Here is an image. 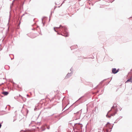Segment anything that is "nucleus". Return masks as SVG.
<instances>
[{
    "label": "nucleus",
    "mask_w": 132,
    "mask_h": 132,
    "mask_svg": "<svg viewBox=\"0 0 132 132\" xmlns=\"http://www.w3.org/2000/svg\"><path fill=\"white\" fill-rule=\"evenodd\" d=\"M54 31L57 32L58 35H61L66 37L69 36L68 29L66 26H62L60 25L59 27H54Z\"/></svg>",
    "instance_id": "f257e3e1"
},
{
    "label": "nucleus",
    "mask_w": 132,
    "mask_h": 132,
    "mask_svg": "<svg viewBox=\"0 0 132 132\" xmlns=\"http://www.w3.org/2000/svg\"><path fill=\"white\" fill-rule=\"evenodd\" d=\"M118 111L117 105L114 104L111 108V109L109 111L106 115L107 117L110 118L111 116H114L116 114Z\"/></svg>",
    "instance_id": "f03ea898"
},
{
    "label": "nucleus",
    "mask_w": 132,
    "mask_h": 132,
    "mask_svg": "<svg viewBox=\"0 0 132 132\" xmlns=\"http://www.w3.org/2000/svg\"><path fill=\"white\" fill-rule=\"evenodd\" d=\"M25 0H14L12 2V4L13 5L14 2L15 1L16 2V3L20 6V9L23 7Z\"/></svg>",
    "instance_id": "7ed1b4c3"
},
{
    "label": "nucleus",
    "mask_w": 132,
    "mask_h": 132,
    "mask_svg": "<svg viewBox=\"0 0 132 132\" xmlns=\"http://www.w3.org/2000/svg\"><path fill=\"white\" fill-rule=\"evenodd\" d=\"M74 126L76 129L79 130H82V125L81 123H76L75 124Z\"/></svg>",
    "instance_id": "20e7f679"
},
{
    "label": "nucleus",
    "mask_w": 132,
    "mask_h": 132,
    "mask_svg": "<svg viewBox=\"0 0 132 132\" xmlns=\"http://www.w3.org/2000/svg\"><path fill=\"white\" fill-rule=\"evenodd\" d=\"M85 96H83L79 98L76 102V103L79 102V104L82 103L86 101Z\"/></svg>",
    "instance_id": "39448f33"
},
{
    "label": "nucleus",
    "mask_w": 132,
    "mask_h": 132,
    "mask_svg": "<svg viewBox=\"0 0 132 132\" xmlns=\"http://www.w3.org/2000/svg\"><path fill=\"white\" fill-rule=\"evenodd\" d=\"M81 113V110L77 112L76 113H74V114H76V120L80 118V115Z\"/></svg>",
    "instance_id": "423d86ee"
},
{
    "label": "nucleus",
    "mask_w": 132,
    "mask_h": 132,
    "mask_svg": "<svg viewBox=\"0 0 132 132\" xmlns=\"http://www.w3.org/2000/svg\"><path fill=\"white\" fill-rule=\"evenodd\" d=\"M106 126L111 129L110 131V132L113 127V125H112L109 122H108L107 124H106Z\"/></svg>",
    "instance_id": "0eeeda50"
},
{
    "label": "nucleus",
    "mask_w": 132,
    "mask_h": 132,
    "mask_svg": "<svg viewBox=\"0 0 132 132\" xmlns=\"http://www.w3.org/2000/svg\"><path fill=\"white\" fill-rule=\"evenodd\" d=\"M73 74V72H71L70 73H68L66 76L65 77V79H67L69 77H71L72 74Z\"/></svg>",
    "instance_id": "6e6552de"
},
{
    "label": "nucleus",
    "mask_w": 132,
    "mask_h": 132,
    "mask_svg": "<svg viewBox=\"0 0 132 132\" xmlns=\"http://www.w3.org/2000/svg\"><path fill=\"white\" fill-rule=\"evenodd\" d=\"M2 93L4 96H6L9 94V92L7 91H3L2 92Z\"/></svg>",
    "instance_id": "1a4fd4ad"
},
{
    "label": "nucleus",
    "mask_w": 132,
    "mask_h": 132,
    "mask_svg": "<svg viewBox=\"0 0 132 132\" xmlns=\"http://www.w3.org/2000/svg\"><path fill=\"white\" fill-rule=\"evenodd\" d=\"M69 110V108L67 109L65 111L63 112V114H64V115H65L67 114H68L70 111H68Z\"/></svg>",
    "instance_id": "9d476101"
},
{
    "label": "nucleus",
    "mask_w": 132,
    "mask_h": 132,
    "mask_svg": "<svg viewBox=\"0 0 132 132\" xmlns=\"http://www.w3.org/2000/svg\"><path fill=\"white\" fill-rule=\"evenodd\" d=\"M116 68H113L112 69V73L114 74L116 73Z\"/></svg>",
    "instance_id": "9b49d317"
},
{
    "label": "nucleus",
    "mask_w": 132,
    "mask_h": 132,
    "mask_svg": "<svg viewBox=\"0 0 132 132\" xmlns=\"http://www.w3.org/2000/svg\"><path fill=\"white\" fill-rule=\"evenodd\" d=\"M77 45H75L74 46H72L70 47V48L71 50H72L73 49H74L76 48H77Z\"/></svg>",
    "instance_id": "f8f14e48"
},
{
    "label": "nucleus",
    "mask_w": 132,
    "mask_h": 132,
    "mask_svg": "<svg viewBox=\"0 0 132 132\" xmlns=\"http://www.w3.org/2000/svg\"><path fill=\"white\" fill-rule=\"evenodd\" d=\"M41 130L43 131L46 129V127L44 126H43L42 127H41Z\"/></svg>",
    "instance_id": "ddd939ff"
},
{
    "label": "nucleus",
    "mask_w": 132,
    "mask_h": 132,
    "mask_svg": "<svg viewBox=\"0 0 132 132\" xmlns=\"http://www.w3.org/2000/svg\"><path fill=\"white\" fill-rule=\"evenodd\" d=\"M122 116H120L118 118L117 120V121H119L120 119L122 118Z\"/></svg>",
    "instance_id": "4468645a"
},
{
    "label": "nucleus",
    "mask_w": 132,
    "mask_h": 132,
    "mask_svg": "<svg viewBox=\"0 0 132 132\" xmlns=\"http://www.w3.org/2000/svg\"><path fill=\"white\" fill-rule=\"evenodd\" d=\"M56 96H55L54 97L52 98V99H51V101L52 100H53L54 98L56 99Z\"/></svg>",
    "instance_id": "2eb2a0df"
},
{
    "label": "nucleus",
    "mask_w": 132,
    "mask_h": 132,
    "mask_svg": "<svg viewBox=\"0 0 132 132\" xmlns=\"http://www.w3.org/2000/svg\"><path fill=\"white\" fill-rule=\"evenodd\" d=\"M20 132H26L25 131L23 130H21Z\"/></svg>",
    "instance_id": "dca6fc26"
},
{
    "label": "nucleus",
    "mask_w": 132,
    "mask_h": 132,
    "mask_svg": "<svg viewBox=\"0 0 132 132\" xmlns=\"http://www.w3.org/2000/svg\"><path fill=\"white\" fill-rule=\"evenodd\" d=\"M118 121H117V120L115 121V122H114V123H117V122Z\"/></svg>",
    "instance_id": "f3484780"
},
{
    "label": "nucleus",
    "mask_w": 132,
    "mask_h": 132,
    "mask_svg": "<svg viewBox=\"0 0 132 132\" xmlns=\"http://www.w3.org/2000/svg\"><path fill=\"white\" fill-rule=\"evenodd\" d=\"M119 69H118L117 70H116V73H117L119 71Z\"/></svg>",
    "instance_id": "a211bd4d"
},
{
    "label": "nucleus",
    "mask_w": 132,
    "mask_h": 132,
    "mask_svg": "<svg viewBox=\"0 0 132 132\" xmlns=\"http://www.w3.org/2000/svg\"><path fill=\"white\" fill-rule=\"evenodd\" d=\"M42 23L43 24V25H44V23L43 22V18H42Z\"/></svg>",
    "instance_id": "6ab92c4d"
},
{
    "label": "nucleus",
    "mask_w": 132,
    "mask_h": 132,
    "mask_svg": "<svg viewBox=\"0 0 132 132\" xmlns=\"http://www.w3.org/2000/svg\"><path fill=\"white\" fill-rule=\"evenodd\" d=\"M37 110V108H36V107H35V108H34V110L35 111Z\"/></svg>",
    "instance_id": "aec40b11"
},
{
    "label": "nucleus",
    "mask_w": 132,
    "mask_h": 132,
    "mask_svg": "<svg viewBox=\"0 0 132 132\" xmlns=\"http://www.w3.org/2000/svg\"><path fill=\"white\" fill-rule=\"evenodd\" d=\"M50 126H49L48 127H47V128L48 129H50Z\"/></svg>",
    "instance_id": "412c9836"
},
{
    "label": "nucleus",
    "mask_w": 132,
    "mask_h": 132,
    "mask_svg": "<svg viewBox=\"0 0 132 132\" xmlns=\"http://www.w3.org/2000/svg\"><path fill=\"white\" fill-rule=\"evenodd\" d=\"M97 109H98L96 107H95L94 108V110H95Z\"/></svg>",
    "instance_id": "4be33fe9"
},
{
    "label": "nucleus",
    "mask_w": 132,
    "mask_h": 132,
    "mask_svg": "<svg viewBox=\"0 0 132 132\" xmlns=\"http://www.w3.org/2000/svg\"><path fill=\"white\" fill-rule=\"evenodd\" d=\"M2 126V124L1 123H0V128Z\"/></svg>",
    "instance_id": "5701e85b"
},
{
    "label": "nucleus",
    "mask_w": 132,
    "mask_h": 132,
    "mask_svg": "<svg viewBox=\"0 0 132 132\" xmlns=\"http://www.w3.org/2000/svg\"><path fill=\"white\" fill-rule=\"evenodd\" d=\"M19 96H21L22 98H23V97L22 96H21L20 94L19 95Z\"/></svg>",
    "instance_id": "b1692460"
},
{
    "label": "nucleus",
    "mask_w": 132,
    "mask_h": 132,
    "mask_svg": "<svg viewBox=\"0 0 132 132\" xmlns=\"http://www.w3.org/2000/svg\"><path fill=\"white\" fill-rule=\"evenodd\" d=\"M50 18H49V21H50Z\"/></svg>",
    "instance_id": "393cba45"
},
{
    "label": "nucleus",
    "mask_w": 132,
    "mask_h": 132,
    "mask_svg": "<svg viewBox=\"0 0 132 132\" xmlns=\"http://www.w3.org/2000/svg\"><path fill=\"white\" fill-rule=\"evenodd\" d=\"M64 1H63V2H62V3L61 4V5H62L63 4V3L64 2Z\"/></svg>",
    "instance_id": "a878e982"
},
{
    "label": "nucleus",
    "mask_w": 132,
    "mask_h": 132,
    "mask_svg": "<svg viewBox=\"0 0 132 132\" xmlns=\"http://www.w3.org/2000/svg\"><path fill=\"white\" fill-rule=\"evenodd\" d=\"M67 106V105L66 106H65V107L62 110V111H63L64 109H65V108Z\"/></svg>",
    "instance_id": "bb28decb"
},
{
    "label": "nucleus",
    "mask_w": 132,
    "mask_h": 132,
    "mask_svg": "<svg viewBox=\"0 0 132 132\" xmlns=\"http://www.w3.org/2000/svg\"><path fill=\"white\" fill-rule=\"evenodd\" d=\"M12 83L14 84V85L15 84V83L13 82H12Z\"/></svg>",
    "instance_id": "cd10ccee"
},
{
    "label": "nucleus",
    "mask_w": 132,
    "mask_h": 132,
    "mask_svg": "<svg viewBox=\"0 0 132 132\" xmlns=\"http://www.w3.org/2000/svg\"><path fill=\"white\" fill-rule=\"evenodd\" d=\"M27 113H28V110H27Z\"/></svg>",
    "instance_id": "c85d7f7f"
},
{
    "label": "nucleus",
    "mask_w": 132,
    "mask_h": 132,
    "mask_svg": "<svg viewBox=\"0 0 132 132\" xmlns=\"http://www.w3.org/2000/svg\"><path fill=\"white\" fill-rule=\"evenodd\" d=\"M3 84H4V83H2L1 84V85H3Z\"/></svg>",
    "instance_id": "c756f323"
},
{
    "label": "nucleus",
    "mask_w": 132,
    "mask_h": 132,
    "mask_svg": "<svg viewBox=\"0 0 132 132\" xmlns=\"http://www.w3.org/2000/svg\"><path fill=\"white\" fill-rule=\"evenodd\" d=\"M91 5L92 6H93V4L92 3L91 4Z\"/></svg>",
    "instance_id": "7c9ffc66"
},
{
    "label": "nucleus",
    "mask_w": 132,
    "mask_h": 132,
    "mask_svg": "<svg viewBox=\"0 0 132 132\" xmlns=\"http://www.w3.org/2000/svg\"><path fill=\"white\" fill-rule=\"evenodd\" d=\"M20 23H19V25H18L19 26V25H20Z\"/></svg>",
    "instance_id": "2f4dec72"
},
{
    "label": "nucleus",
    "mask_w": 132,
    "mask_h": 132,
    "mask_svg": "<svg viewBox=\"0 0 132 132\" xmlns=\"http://www.w3.org/2000/svg\"><path fill=\"white\" fill-rule=\"evenodd\" d=\"M17 87H18V88H19V85H17Z\"/></svg>",
    "instance_id": "473e14b6"
},
{
    "label": "nucleus",
    "mask_w": 132,
    "mask_h": 132,
    "mask_svg": "<svg viewBox=\"0 0 132 132\" xmlns=\"http://www.w3.org/2000/svg\"><path fill=\"white\" fill-rule=\"evenodd\" d=\"M24 15V14H23V15H22V16H23Z\"/></svg>",
    "instance_id": "72a5a7b5"
},
{
    "label": "nucleus",
    "mask_w": 132,
    "mask_h": 132,
    "mask_svg": "<svg viewBox=\"0 0 132 132\" xmlns=\"http://www.w3.org/2000/svg\"><path fill=\"white\" fill-rule=\"evenodd\" d=\"M57 117L56 116H55V118H56Z\"/></svg>",
    "instance_id": "f704fd0d"
},
{
    "label": "nucleus",
    "mask_w": 132,
    "mask_h": 132,
    "mask_svg": "<svg viewBox=\"0 0 132 132\" xmlns=\"http://www.w3.org/2000/svg\"><path fill=\"white\" fill-rule=\"evenodd\" d=\"M27 96H29V95H28V94H27Z\"/></svg>",
    "instance_id": "c9c22d12"
},
{
    "label": "nucleus",
    "mask_w": 132,
    "mask_h": 132,
    "mask_svg": "<svg viewBox=\"0 0 132 132\" xmlns=\"http://www.w3.org/2000/svg\"><path fill=\"white\" fill-rule=\"evenodd\" d=\"M14 59V57L13 58H11V60H12L13 59Z\"/></svg>",
    "instance_id": "e433bc0d"
},
{
    "label": "nucleus",
    "mask_w": 132,
    "mask_h": 132,
    "mask_svg": "<svg viewBox=\"0 0 132 132\" xmlns=\"http://www.w3.org/2000/svg\"><path fill=\"white\" fill-rule=\"evenodd\" d=\"M34 28H32V30H34Z\"/></svg>",
    "instance_id": "4c0bfd02"
},
{
    "label": "nucleus",
    "mask_w": 132,
    "mask_h": 132,
    "mask_svg": "<svg viewBox=\"0 0 132 132\" xmlns=\"http://www.w3.org/2000/svg\"><path fill=\"white\" fill-rule=\"evenodd\" d=\"M89 9H90V7H89Z\"/></svg>",
    "instance_id": "58836bf2"
},
{
    "label": "nucleus",
    "mask_w": 132,
    "mask_h": 132,
    "mask_svg": "<svg viewBox=\"0 0 132 132\" xmlns=\"http://www.w3.org/2000/svg\"><path fill=\"white\" fill-rule=\"evenodd\" d=\"M70 70L71 71V69H70Z\"/></svg>",
    "instance_id": "ea45409f"
},
{
    "label": "nucleus",
    "mask_w": 132,
    "mask_h": 132,
    "mask_svg": "<svg viewBox=\"0 0 132 132\" xmlns=\"http://www.w3.org/2000/svg\"><path fill=\"white\" fill-rule=\"evenodd\" d=\"M15 120H14L13 121V122H14L15 121Z\"/></svg>",
    "instance_id": "a19ab883"
},
{
    "label": "nucleus",
    "mask_w": 132,
    "mask_h": 132,
    "mask_svg": "<svg viewBox=\"0 0 132 132\" xmlns=\"http://www.w3.org/2000/svg\"><path fill=\"white\" fill-rule=\"evenodd\" d=\"M1 85H1V84H0V86H1Z\"/></svg>",
    "instance_id": "79ce46f5"
},
{
    "label": "nucleus",
    "mask_w": 132,
    "mask_h": 132,
    "mask_svg": "<svg viewBox=\"0 0 132 132\" xmlns=\"http://www.w3.org/2000/svg\"><path fill=\"white\" fill-rule=\"evenodd\" d=\"M63 113V112L61 113V114ZM60 114H61V113H60Z\"/></svg>",
    "instance_id": "37998d69"
},
{
    "label": "nucleus",
    "mask_w": 132,
    "mask_h": 132,
    "mask_svg": "<svg viewBox=\"0 0 132 132\" xmlns=\"http://www.w3.org/2000/svg\"><path fill=\"white\" fill-rule=\"evenodd\" d=\"M106 79H104V80H103V81L104 80H106Z\"/></svg>",
    "instance_id": "c03bdc74"
},
{
    "label": "nucleus",
    "mask_w": 132,
    "mask_h": 132,
    "mask_svg": "<svg viewBox=\"0 0 132 132\" xmlns=\"http://www.w3.org/2000/svg\"><path fill=\"white\" fill-rule=\"evenodd\" d=\"M98 86V85L96 87H97Z\"/></svg>",
    "instance_id": "a18cd8bd"
},
{
    "label": "nucleus",
    "mask_w": 132,
    "mask_h": 132,
    "mask_svg": "<svg viewBox=\"0 0 132 132\" xmlns=\"http://www.w3.org/2000/svg\"><path fill=\"white\" fill-rule=\"evenodd\" d=\"M7 108V106H6L5 108V109L6 108Z\"/></svg>",
    "instance_id": "49530a36"
},
{
    "label": "nucleus",
    "mask_w": 132,
    "mask_h": 132,
    "mask_svg": "<svg viewBox=\"0 0 132 132\" xmlns=\"http://www.w3.org/2000/svg\"><path fill=\"white\" fill-rule=\"evenodd\" d=\"M108 130H107V132H108Z\"/></svg>",
    "instance_id": "de8ad7c7"
},
{
    "label": "nucleus",
    "mask_w": 132,
    "mask_h": 132,
    "mask_svg": "<svg viewBox=\"0 0 132 132\" xmlns=\"http://www.w3.org/2000/svg\"><path fill=\"white\" fill-rule=\"evenodd\" d=\"M89 4L90 5V3H89Z\"/></svg>",
    "instance_id": "09e8293b"
},
{
    "label": "nucleus",
    "mask_w": 132,
    "mask_h": 132,
    "mask_svg": "<svg viewBox=\"0 0 132 132\" xmlns=\"http://www.w3.org/2000/svg\"><path fill=\"white\" fill-rule=\"evenodd\" d=\"M121 109H120V111H121Z\"/></svg>",
    "instance_id": "8fccbe9b"
},
{
    "label": "nucleus",
    "mask_w": 132,
    "mask_h": 132,
    "mask_svg": "<svg viewBox=\"0 0 132 132\" xmlns=\"http://www.w3.org/2000/svg\"><path fill=\"white\" fill-rule=\"evenodd\" d=\"M35 37H33V38H35Z\"/></svg>",
    "instance_id": "3c124183"
},
{
    "label": "nucleus",
    "mask_w": 132,
    "mask_h": 132,
    "mask_svg": "<svg viewBox=\"0 0 132 132\" xmlns=\"http://www.w3.org/2000/svg\"><path fill=\"white\" fill-rule=\"evenodd\" d=\"M9 19H10V17L9 18Z\"/></svg>",
    "instance_id": "603ef678"
}]
</instances>
